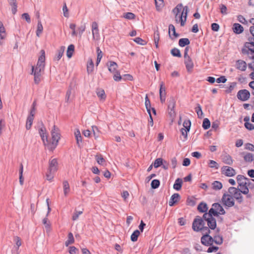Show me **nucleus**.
Segmentation results:
<instances>
[{
  "label": "nucleus",
  "instance_id": "obj_4",
  "mask_svg": "<svg viewBox=\"0 0 254 254\" xmlns=\"http://www.w3.org/2000/svg\"><path fill=\"white\" fill-rule=\"evenodd\" d=\"M237 181L238 184V188L244 194L247 195V197L251 198L252 195L249 194V190L248 188V183L250 179L245 177L242 175H238L236 177Z\"/></svg>",
  "mask_w": 254,
  "mask_h": 254
},
{
  "label": "nucleus",
  "instance_id": "obj_14",
  "mask_svg": "<svg viewBox=\"0 0 254 254\" xmlns=\"http://www.w3.org/2000/svg\"><path fill=\"white\" fill-rule=\"evenodd\" d=\"M223 174L227 177H233L236 174V170L229 166H223Z\"/></svg>",
  "mask_w": 254,
  "mask_h": 254
},
{
  "label": "nucleus",
  "instance_id": "obj_31",
  "mask_svg": "<svg viewBox=\"0 0 254 254\" xmlns=\"http://www.w3.org/2000/svg\"><path fill=\"white\" fill-rule=\"evenodd\" d=\"M183 181L181 179L178 178L174 184L173 188L177 190H179L182 188Z\"/></svg>",
  "mask_w": 254,
  "mask_h": 254
},
{
  "label": "nucleus",
  "instance_id": "obj_37",
  "mask_svg": "<svg viewBox=\"0 0 254 254\" xmlns=\"http://www.w3.org/2000/svg\"><path fill=\"white\" fill-rule=\"evenodd\" d=\"M64 49L65 48L64 46H62L60 47V49L58 51L57 55L55 58L57 61H59L62 57L64 51Z\"/></svg>",
  "mask_w": 254,
  "mask_h": 254
},
{
  "label": "nucleus",
  "instance_id": "obj_15",
  "mask_svg": "<svg viewBox=\"0 0 254 254\" xmlns=\"http://www.w3.org/2000/svg\"><path fill=\"white\" fill-rule=\"evenodd\" d=\"M48 170L50 172H56L58 169V163L56 159H52L49 161Z\"/></svg>",
  "mask_w": 254,
  "mask_h": 254
},
{
  "label": "nucleus",
  "instance_id": "obj_24",
  "mask_svg": "<svg viewBox=\"0 0 254 254\" xmlns=\"http://www.w3.org/2000/svg\"><path fill=\"white\" fill-rule=\"evenodd\" d=\"M96 94L100 100L103 102L106 98V95L105 91L102 89H97L96 90Z\"/></svg>",
  "mask_w": 254,
  "mask_h": 254
},
{
  "label": "nucleus",
  "instance_id": "obj_5",
  "mask_svg": "<svg viewBox=\"0 0 254 254\" xmlns=\"http://www.w3.org/2000/svg\"><path fill=\"white\" fill-rule=\"evenodd\" d=\"M213 243L220 245L222 243V237L218 236H214L213 238L210 236L207 232L201 238V243L205 246H210Z\"/></svg>",
  "mask_w": 254,
  "mask_h": 254
},
{
  "label": "nucleus",
  "instance_id": "obj_34",
  "mask_svg": "<svg viewBox=\"0 0 254 254\" xmlns=\"http://www.w3.org/2000/svg\"><path fill=\"white\" fill-rule=\"evenodd\" d=\"M74 51V46L73 45L71 44L68 46L66 51V55L68 58H70L72 57Z\"/></svg>",
  "mask_w": 254,
  "mask_h": 254
},
{
  "label": "nucleus",
  "instance_id": "obj_28",
  "mask_svg": "<svg viewBox=\"0 0 254 254\" xmlns=\"http://www.w3.org/2000/svg\"><path fill=\"white\" fill-rule=\"evenodd\" d=\"M244 30L243 26L239 23H235L233 25V31L237 34L241 33Z\"/></svg>",
  "mask_w": 254,
  "mask_h": 254
},
{
  "label": "nucleus",
  "instance_id": "obj_35",
  "mask_svg": "<svg viewBox=\"0 0 254 254\" xmlns=\"http://www.w3.org/2000/svg\"><path fill=\"white\" fill-rule=\"evenodd\" d=\"M157 10H160L164 6L163 0H154Z\"/></svg>",
  "mask_w": 254,
  "mask_h": 254
},
{
  "label": "nucleus",
  "instance_id": "obj_40",
  "mask_svg": "<svg viewBox=\"0 0 254 254\" xmlns=\"http://www.w3.org/2000/svg\"><path fill=\"white\" fill-rule=\"evenodd\" d=\"M33 117L28 116L26 123V128L27 129L29 130L31 128V126L33 124Z\"/></svg>",
  "mask_w": 254,
  "mask_h": 254
},
{
  "label": "nucleus",
  "instance_id": "obj_47",
  "mask_svg": "<svg viewBox=\"0 0 254 254\" xmlns=\"http://www.w3.org/2000/svg\"><path fill=\"white\" fill-rule=\"evenodd\" d=\"M43 223L47 231H50L51 228V224L47 217L43 219Z\"/></svg>",
  "mask_w": 254,
  "mask_h": 254
},
{
  "label": "nucleus",
  "instance_id": "obj_59",
  "mask_svg": "<svg viewBox=\"0 0 254 254\" xmlns=\"http://www.w3.org/2000/svg\"><path fill=\"white\" fill-rule=\"evenodd\" d=\"M92 35H93V39L95 40H98L100 38V34H99V30H97V31L96 30H92Z\"/></svg>",
  "mask_w": 254,
  "mask_h": 254
},
{
  "label": "nucleus",
  "instance_id": "obj_20",
  "mask_svg": "<svg viewBox=\"0 0 254 254\" xmlns=\"http://www.w3.org/2000/svg\"><path fill=\"white\" fill-rule=\"evenodd\" d=\"M180 199V195L179 193H176L173 194L169 200V205L170 206H173L176 203L178 202L179 199Z\"/></svg>",
  "mask_w": 254,
  "mask_h": 254
},
{
  "label": "nucleus",
  "instance_id": "obj_19",
  "mask_svg": "<svg viewBox=\"0 0 254 254\" xmlns=\"http://www.w3.org/2000/svg\"><path fill=\"white\" fill-rule=\"evenodd\" d=\"M107 65L108 67V70L111 73H115L118 71L117 69L118 65L117 64L113 61H109L107 63Z\"/></svg>",
  "mask_w": 254,
  "mask_h": 254
},
{
  "label": "nucleus",
  "instance_id": "obj_27",
  "mask_svg": "<svg viewBox=\"0 0 254 254\" xmlns=\"http://www.w3.org/2000/svg\"><path fill=\"white\" fill-rule=\"evenodd\" d=\"M94 70V64L93 60L89 58L87 63V71L88 74L92 73Z\"/></svg>",
  "mask_w": 254,
  "mask_h": 254
},
{
  "label": "nucleus",
  "instance_id": "obj_36",
  "mask_svg": "<svg viewBox=\"0 0 254 254\" xmlns=\"http://www.w3.org/2000/svg\"><path fill=\"white\" fill-rule=\"evenodd\" d=\"M223 162L228 165H231L233 163V160L229 155L225 154L223 155Z\"/></svg>",
  "mask_w": 254,
  "mask_h": 254
},
{
  "label": "nucleus",
  "instance_id": "obj_63",
  "mask_svg": "<svg viewBox=\"0 0 254 254\" xmlns=\"http://www.w3.org/2000/svg\"><path fill=\"white\" fill-rule=\"evenodd\" d=\"M82 213H83L82 211L75 212L73 214V216L72 217V219L73 221L76 220L78 218L79 216L80 215H81V214H82Z\"/></svg>",
  "mask_w": 254,
  "mask_h": 254
},
{
  "label": "nucleus",
  "instance_id": "obj_54",
  "mask_svg": "<svg viewBox=\"0 0 254 254\" xmlns=\"http://www.w3.org/2000/svg\"><path fill=\"white\" fill-rule=\"evenodd\" d=\"M190 130L188 129L183 128H182L181 129V132L182 133V135L184 137V141L186 140L188 138V132H189Z\"/></svg>",
  "mask_w": 254,
  "mask_h": 254
},
{
  "label": "nucleus",
  "instance_id": "obj_3",
  "mask_svg": "<svg viewBox=\"0 0 254 254\" xmlns=\"http://www.w3.org/2000/svg\"><path fill=\"white\" fill-rule=\"evenodd\" d=\"M52 136V141L51 143L48 144V149L53 151L57 146L59 141L61 139L60 130L58 127L54 125L51 131Z\"/></svg>",
  "mask_w": 254,
  "mask_h": 254
},
{
  "label": "nucleus",
  "instance_id": "obj_7",
  "mask_svg": "<svg viewBox=\"0 0 254 254\" xmlns=\"http://www.w3.org/2000/svg\"><path fill=\"white\" fill-rule=\"evenodd\" d=\"M221 212H222V206L220 204L215 203L213 204L208 213H205V217H210V215L218 216L221 214Z\"/></svg>",
  "mask_w": 254,
  "mask_h": 254
},
{
  "label": "nucleus",
  "instance_id": "obj_43",
  "mask_svg": "<svg viewBox=\"0 0 254 254\" xmlns=\"http://www.w3.org/2000/svg\"><path fill=\"white\" fill-rule=\"evenodd\" d=\"M97 57L96 60V65H98L100 63L101 60L103 57V54L101 50L99 47L97 48Z\"/></svg>",
  "mask_w": 254,
  "mask_h": 254
},
{
  "label": "nucleus",
  "instance_id": "obj_44",
  "mask_svg": "<svg viewBox=\"0 0 254 254\" xmlns=\"http://www.w3.org/2000/svg\"><path fill=\"white\" fill-rule=\"evenodd\" d=\"M43 30V27L41 22L39 21L37 24V28L36 31V35L38 37H40V34L42 33Z\"/></svg>",
  "mask_w": 254,
  "mask_h": 254
},
{
  "label": "nucleus",
  "instance_id": "obj_12",
  "mask_svg": "<svg viewBox=\"0 0 254 254\" xmlns=\"http://www.w3.org/2000/svg\"><path fill=\"white\" fill-rule=\"evenodd\" d=\"M212 215H210V217H205V213L203 215V218L207 222V225L209 228L212 230H214L216 227V220L212 217Z\"/></svg>",
  "mask_w": 254,
  "mask_h": 254
},
{
  "label": "nucleus",
  "instance_id": "obj_55",
  "mask_svg": "<svg viewBox=\"0 0 254 254\" xmlns=\"http://www.w3.org/2000/svg\"><path fill=\"white\" fill-rule=\"evenodd\" d=\"M195 112H196L198 118H201L203 117V112L199 105H198V106L195 108Z\"/></svg>",
  "mask_w": 254,
  "mask_h": 254
},
{
  "label": "nucleus",
  "instance_id": "obj_11",
  "mask_svg": "<svg viewBox=\"0 0 254 254\" xmlns=\"http://www.w3.org/2000/svg\"><path fill=\"white\" fill-rule=\"evenodd\" d=\"M237 97L241 101H247L250 97V93L246 89L240 90L237 93Z\"/></svg>",
  "mask_w": 254,
  "mask_h": 254
},
{
  "label": "nucleus",
  "instance_id": "obj_32",
  "mask_svg": "<svg viewBox=\"0 0 254 254\" xmlns=\"http://www.w3.org/2000/svg\"><path fill=\"white\" fill-rule=\"evenodd\" d=\"M197 209L199 212H206L208 210L207 205L205 203L201 202L198 205Z\"/></svg>",
  "mask_w": 254,
  "mask_h": 254
},
{
  "label": "nucleus",
  "instance_id": "obj_39",
  "mask_svg": "<svg viewBox=\"0 0 254 254\" xmlns=\"http://www.w3.org/2000/svg\"><path fill=\"white\" fill-rule=\"evenodd\" d=\"M96 160L97 163L102 165H104L105 163V160L103 158L101 154H97L95 156Z\"/></svg>",
  "mask_w": 254,
  "mask_h": 254
},
{
  "label": "nucleus",
  "instance_id": "obj_60",
  "mask_svg": "<svg viewBox=\"0 0 254 254\" xmlns=\"http://www.w3.org/2000/svg\"><path fill=\"white\" fill-rule=\"evenodd\" d=\"M191 123L190 120H185L183 123V128L188 129L190 130Z\"/></svg>",
  "mask_w": 254,
  "mask_h": 254
},
{
  "label": "nucleus",
  "instance_id": "obj_30",
  "mask_svg": "<svg viewBox=\"0 0 254 254\" xmlns=\"http://www.w3.org/2000/svg\"><path fill=\"white\" fill-rule=\"evenodd\" d=\"M74 135L76 138V143L78 146H80V143H82V137L79 129H76L74 132Z\"/></svg>",
  "mask_w": 254,
  "mask_h": 254
},
{
  "label": "nucleus",
  "instance_id": "obj_9",
  "mask_svg": "<svg viewBox=\"0 0 254 254\" xmlns=\"http://www.w3.org/2000/svg\"><path fill=\"white\" fill-rule=\"evenodd\" d=\"M176 106V100L174 98H170L168 102V111L171 118H174L176 116V112L175 108Z\"/></svg>",
  "mask_w": 254,
  "mask_h": 254
},
{
  "label": "nucleus",
  "instance_id": "obj_22",
  "mask_svg": "<svg viewBox=\"0 0 254 254\" xmlns=\"http://www.w3.org/2000/svg\"><path fill=\"white\" fill-rule=\"evenodd\" d=\"M169 34L171 38H177L179 34L176 32L175 27L172 24H170L169 26Z\"/></svg>",
  "mask_w": 254,
  "mask_h": 254
},
{
  "label": "nucleus",
  "instance_id": "obj_52",
  "mask_svg": "<svg viewBox=\"0 0 254 254\" xmlns=\"http://www.w3.org/2000/svg\"><path fill=\"white\" fill-rule=\"evenodd\" d=\"M210 126V123L209 120L207 118L204 119L202 123V127L204 129H207Z\"/></svg>",
  "mask_w": 254,
  "mask_h": 254
},
{
  "label": "nucleus",
  "instance_id": "obj_13",
  "mask_svg": "<svg viewBox=\"0 0 254 254\" xmlns=\"http://www.w3.org/2000/svg\"><path fill=\"white\" fill-rule=\"evenodd\" d=\"M223 204L228 207H231L234 205L233 197L230 195H223Z\"/></svg>",
  "mask_w": 254,
  "mask_h": 254
},
{
  "label": "nucleus",
  "instance_id": "obj_23",
  "mask_svg": "<svg viewBox=\"0 0 254 254\" xmlns=\"http://www.w3.org/2000/svg\"><path fill=\"white\" fill-rule=\"evenodd\" d=\"M6 32L2 23L0 21V44H2L1 40L6 37Z\"/></svg>",
  "mask_w": 254,
  "mask_h": 254
},
{
  "label": "nucleus",
  "instance_id": "obj_33",
  "mask_svg": "<svg viewBox=\"0 0 254 254\" xmlns=\"http://www.w3.org/2000/svg\"><path fill=\"white\" fill-rule=\"evenodd\" d=\"M74 239L73 234L70 232L68 234V239L65 242V245L66 247H68L69 245L74 243Z\"/></svg>",
  "mask_w": 254,
  "mask_h": 254
},
{
  "label": "nucleus",
  "instance_id": "obj_26",
  "mask_svg": "<svg viewBox=\"0 0 254 254\" xmlns=\"http://www.w3.org/2000/svg\"><path fill=\"white\" fill-rule=\"evenodd\" d=\"M250 50L254 51V42H246L243 49V52H246Z\"/></svg>",
  "mask_w": 254,
  "mask_h": 254
},
{
  "label": "nucleus",
  "instance_id": "obj_6",
  "mask_svg": "<svg viewBox=\"0 0 254 254\" xmlns=\"http://www.w3.org/2000/svg\"><path fill=\"white\" fill-rule=\"evenodd\" d=\"M204 222L202 218L200 216H196L194 219L192 228L194 231L198 232L201 230H206L210 233V230L207 227H204Z\"/></svg>",
  "mask_w": 254,
  "mask_h": 254
},
{
  "label": "nucleus",
  "instance_id": "obj_18",
  "mask_svg": "<svg viewBox=\"0 0 254 254\" xmlns=\"http://www.w3.org/2000/svg\"><path fill=\"white\" fill-rule=\"evenodd\" d=\"M247 66V63L243 60H239L236 61V68L241 71H245Z\"/></svg>",
  "mask_w": 254,
  "mask_h": 254
},
{
  "label": "nucleus",
  "instance_id": "obj_57",
  "mask_svg": "<svg viewBox=\"0 0 254 254\" xmlns=\"http://www.w3.org/2000/svg\"><path fill=\"white\" fill-rule=\"evenodd\" d=\"M159 96L161 102L164 103L166 100V92L159 91Z\"/></svg>",
  "mask_w": 254,
  "mask_h": 254
},
{
  "label": "nucleus",
  "instance_id": "obj_51",
  "mask_svg": "<svg viewBox=\"0 0 254 254\" xmlns=\"http://www.w3.org/2000/svg\"><path fill=\"white\" fill-rule=\"evenodd\" d=\"M114 74L113 78L116 81H120L121 80L122 77L120 74V72L119 71H117L115 73H113Z\"/></svg>",
  "mask_w": 254,
  "mask_h": 254
},
{
  "label": "nucleus",
  "instance_id": "obj_16",
  "mask_svg": "<svg viewBox=\"0 0 254 254\" xmlns=\"http://www.w3.org/2000/svg\"><path fill=\"white\" fill-rule=\"evenodd\" d=\"M185 64L188 72H190L192 71L193 68V63L190 58V57L185 58Z\"/></svg>",
  "mask_w": 254,
  "mask_h": 254
},
{
  "label": "nucleus",
  "instance_id": "obj_56",
  "mask_svg": "<svg viewBox=\"0 0 254 254\" xmlns=\"http://www.w3.org/2000/svg\"><path fill=\"white\" fill-rule=\"evenodd\" d=\"M160 182L158 180H153L151 183V188L154 189L158 188Z\"/></svg>",
  "mask_w": 254,
  "mask_h": 254
},
{
  "label": "nucleus",
  "instance_id": "obj_46",
  "mask_svg": "<svg viewBox=\"0 0 254 254\" xmlns=\"http://www.w3.org/2000/svg\"><path fill=\"white\" fill-rule=\"evenodd\" d=\"M212 188L215 190H219L222 188V185L220 182L214 181L212 183Z\"/></svg>",
  "mask_w": 254,
  "mask_h": 254
},
{
  "label": "nucleus",
  "instance_id": "obj_64",
  "mask_svg": "<svg viewBox=\"0 0 254 254\" xmlns=\"http://www.w3.org/2000/svg\"><path fill=\"white\" fill-rule=\"evenodd\" d=\"M9 4L11 6V11L13 14H15L17 12V2L16 1L15 2H12V3H9Z\"/></svg>",
  "mask_w": 254,
  "mask_h": 254
},
{
  "label": "nucleus",
  "instance_id": "obj_61",
  "mask_svg": "<svg viewBox=\"0 0 254 254\" xmlns=\"http://www.w3.org/2000/svg\"><path fill=\"white\" fill-rule=\"evenodd\" d=\"M244 54H246L249 58L250 59L254 60V51H249L246 52H243Z\"/></svg>",
  "mask_w": 254,
  "mask_h": 254
},
{
  "label": "nucleus",
  "instance_id": "obj_8",
  "mask_svg": "<svg viewBox=\"0 0 254 254\" xmlns=\"http://www.w3.org/2000/svg\"><path fill=\"white\" fill-rule=\"evenodd\" d=\"M229 192L231 195H233V197L239 202H242L243 200V197L242 195L243 193L240 189H237L235 187H230L228 189Z\"/></svg>",
  "mask_w": 254,
  "mask_h": 254
},
{
  "label": "nucleus",
  "instance_id": "obj_21",
  "mask_svg": "<svg viewBox=\"0 0 254 254\" xmlns=\"http://www.w3.org/2000/svg\"><path fill=\"white\" fill-rule=\"evenodd\" d=\"M241 154L243 155L245 161L247 162H251L254 160V154L251 153L243 152Z\"/></svg>",
  "mask_w": 254,
  "mask_h": 254
},
{
  "label": "nucleus",
  "instance_id": "obj_29",
  "mask_svg": "<svg viewBox=\"0 0 254 254\" xmlns=\"http://www.w3.org/2000/svg\"><path fill=\"white\" fill-rule=\"evenodd\" d=\"M63 184L64 195L66 196L70 191L69 185L66 181H64Z\"/></svg>",
  "mask_w": 254,
  "mask_h": 254
},
{
  "label": "nucleus",
  "instance_id": "obj_48",
  "mask_svg": "<svg viewBox=\"0 0 254 254\" xmlns=\"http://www.w3.org/2000/svg\"><path fill=\"white\" fill-rule=\"evenodd\" d=\"M55 172H50V170H48V172L46 174V179L50 182H52L54 177V174Z\"/></svg>",
  "mask_w": 254,
  "mask_h": 254
},
{
  "label": "nucleus",
  "instance_id": "obj_53",
  "mask_svg": "<svg viewBox=\"0 0 254 254\" xmlns=\"http://www.w3.org/2000/svg\"><path fill=\"white\" fill-rule=\"evenodd\" d=\"M163 163V159L162 158L156 159L154 162V167L156 168L160 167Z\"/></svg>",
  "mask_w": 254,
  "mask_h": 254
},
{
  "label": "nucleus",
  "instance_id": "obj_1",
  "mask_svg": "<svg viewBox=\"0 0 254 254\" xmlns=\"http://www.w3.org/2000/svg\"><path fill=\"white\" fill-rule=\"evenodd\" d=\"M41 55L38 58L36 66H32V73L34 75V81L38 84L41 81V77L44 71L45 66V52L42 50L40 51Z\"/></svg>",
  "mask_w": 254,
  "mask_h": 254
},
{
  "label": "nucleus",
  "instance_id": "obj_62",
  "mask_svg": "<svg viewBox=\"0 0 254 254\" xmlns=\"http://www.w3.org/2000/svg\"><path fill=\"white\" fill-rule=\"evenodd\" d=\"M78 251V250L74 246H71L69 247L68 252L70 254H76Z\"/></svg>",
  "mask_w": 254,
  "mask_h": 254
},
{
  "label": "nucleus",
  "instance_id": "obj_25",
  "mask_svg": "<svg viewBox=\"0 0 254 254\" xmlns=\"http://www.w3.org/2000/svg\"><path fill=\"white\" fill-rule=\"evenodd\" d=\"M245 122V127L250 130L254 129V125L250 122L249 117H245L244 119Z\"/></svg>",
  "mask_w": 254,
  "mask_h": 254
},
{
  "label": "nucleus",
  "instance_id": "obj_50",
  "mask_svg": "<svg viewBox=\"0 0 254 254\" xmlns=\"http://www.w3.org/2000/svg\"><path fill=\"white\" fill-rule=\"evenodd\" d=\"M171 53L173 56L177 57H179V58L181 57V54L180 51L179 49H178L177 48L173 49L171 50Z\"/></svg>",
  "mask_w": 254,
  "mask_h": 254
},
{
  "label": "nucleus",
  "instance_id": "obj_58",
  "mask_svg": "<svg viewBox=\"0 0 254 254\" xmlns=\"http://www.w3.org/2000/svg\"><path fill=\"white\" fill-rule=\"evenodd\" d=\"M133 41L135 43L141 45H144L146 44V42L139 37L135 38V39H133Z\"/></svg>",
  "mask_w": 254,
  "mask_h": 254
},
{
  "label": "nucleus",
  "instance_id": "obj_45",
  "mask_svg": "<svg viewBox=\"0 0 254 254\" xmlns=\"http://www.w3.org/2000/svg\"><path fill=\"white\" fill-rule=\"evenodd\" d=\"M208 166L211 168L218 169L219 167V164L215 161L210 160L208 162Z\"/></svg>",
  "mask_w": 254,
  "mask_h": 254
},
{
  "label": "nucleus",
  "instance_id": "obj_10",
  "mask_svg": "<svg viewBox=\"0 0 254 254\" xmlns=\"http://www.w3.org/2000/svg\"><path fill=\"white\" fill-rule=\"evenodd\" d=\"M39 133L41 137L44 145L48 148V134L46 128L44 127H41L39 129Z\"/></svg>",
  "mask_w": 254,
  "mask_h": 254
},
{
  "label": "nucleus",
  "instance_id": "obj_49",
  "mask_svg": "<svg viewBox=\"0 0 254 254\" xmlns=\"http://www.w3.org/2000/svg\"><path fill=\"white\" fill-rule=\"evenodd\" d=\"M123 17L127 19H134L135 16L132 12H126L124 14Z\"/></svg>",
  "mask_w": 254,
  "mask_h": 254
},
{
  "label": "nucleus",
  "instance_id": "obj_38",
  "mask_svg": "<svg viewBox=\"0 0 254 254\" xmlns=\"http://www.w3.org/2000/svg\"><path fill=\"white\" fill-rule=\"evenodd\" d=\"M190 42L188 38H182L179 40V45L181 47H185L190 44Z\"/></svg>",
  "mask_w": 254,
  "mask_h": 254
},
{
  "label": "nucleus",
  "instance_id": "obj_41",
  "mask_svg": "<svg viewBox=\"0 0 254 254\" xmlns=\"http://www.w3.org/2000/svg\"><path fill=\"white\" fill-rule=\"evenodd\" d=\"M145 100V105L146 110L147 111L148 113L150 114L151 113V104L147 95H146Z\"/></svg>",
  "mask_w": 254,
  "mask_h": 254
},
{
  "label": "nucleus",
  "instance_id": "obj_42",
  "mask_svg": "<svg viewBox=\"0 0 254 254\" xmlns=\"http://www.w3.org/2000/svg\"><path fill=\"white\" fill-rule=\"evenodd\" d=\"M140 234V232L138 230L134 231L131 234L130 239L132 242H136L137 240L138 237Z\"/></svg>",
  "mask_w": 254,
  "mask_h": 254
},
{
  "label": "nucleus",
  "instance_id": "obj_17",
  "mask_svg": "<svg viewBox=\"0 0 254 254\" xmlns=\"http://www.w3.org/2000/svg\"><path fill=\"white\" fill-rule=\"evenodd\" d=\"M236 82H230L228 84L223 85V88H224V92L226 93H230L233 90L236 88Z\"/></svg>",
  "mask_w": 254,
  "mask_h": 254
},
{
  "label": "nucleus",
  "instance_id": "obj_2",
  "mask_svg": "<svg viewBox=\"0 0 254 254\" xmlns=\"http://www.w3.org/2000/svg\"><path fill=\"white\" fill-rule=\"evenodd\" d=\"M188 11V6H183L181 3L178 4L173 9V12L175 15L176 22H180L182 26H184L185 25Z\"/></svg>",
  "mask_w": 254,
  "mask_h": 254
}]
</instances>
